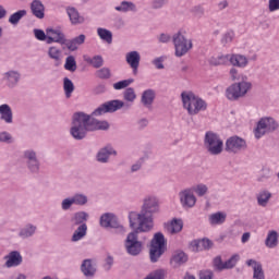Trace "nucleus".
Listing matches in <instances>:
<instances>
[{
	"mask_svg": "<svg viewBox=\"0 0 279 279\" xmlns=\"http://www.w3.org/2000/svg\"><path fill=\"white\" fill-rule=\"evenodd\" d=\"M155 215H160V198L156 195H146L142 199L140 213L129 215L130 228H136L137 226L140 232H151Z\"/></svg>",
	"mask_w": 279,
	"mask_h": 279,
	"instance_id": "1",
	"label": "nucleus"
},
{
	"mask_svg": "<svg viewBox=\"0 0 279 279\" xmlns=\"http://www.w3.org/2000/svg\"><path fill=\"white\" fill-rule=\"evenodd\" d=\"M110 124L106 120H97L84 112H76L73 114L72 128L70 134L76 141H82L86 137V132H93L95 130H108Z\"/></svg>",
	"mask_w": 279,
	"mask_h": 279,
	"instance_id": "2",
	"label": "nucleus"
},
{
	"mask_svg": "<svg viewBox=\"0 0 279 279\" xmlns=\"http://www.w3.org/2000/svg\"><path fill=\"white\" fill-rule=\"evenodd\" d=\"M181 99L183 108L187 110V113L192 117L204 112L208 108L206 100L202 99L199 96L195 95L193 92H183L181 94Z\"/></svg>",
	"mask_w": 279,
	"mask_h": 279,
	"instance_id": "3",
	"label": "nucleus"
},
{
	"mask_svg": "<svg viewBox=\"0 0 279 279\" xmlns=\"http://www.w3.org/2000/svg\"><path fill=\"white\" fill-rule=\"evenodd\" d=\"M279 129V122L272 117H263L260 118L254 130V136L255 138H263V136H266V134H274V132H277Z\"/></svg>",
	"mask_w": 279,
	"mask_h": 279,
	"instance_id": "4",
	"label": "nucleus"
},
{
	"mask_svg": "<svg viewBox=\"0 0 279 279\" xmlns=\"http://www.w3.org/2000/svg\"><path fill=\"white\" fill-rule=\"evenodd\" d=\"M167 252V240L162 232H157L154 234L150 246H149V258L153 263H158L162 254Z\"/></svg>",
	"mask_w": 279,
	"mask_h": 279,
	"instance_id": "5",
	"label": "nucleus"
},
{
	"mask_svg": "<svg viewBox=\"0 0 279 279\" xmlns=\"http://www.w3.org/2000/svg\"><path fill=\"white\" fill-rule=\"evenodd\" d=\"M133 232H130L126 235V239L124 241V248L126 254L129 256H138L141 252H143V242L138 240V232H142L138 230V225H136V228H133Z\"/></svg>",
	"mask_w": 279,
	"mask_h": 279,
	"instance_id": "6",
	"label": "nucleus"
},
{
	"mask_svg": "<svg viewBox=\"0 0 279 279\" xmlns=\"http://www.w3.org/2000/svg\"><path fill=\"white\" fill-rule=\"evenodd\" d=\"M250 90H252V83L247 81H242L230 85L226 89V97L230 101H236L238 99H241V97L247 95V92Z\"/></svg>",
	"mask_w": 279,
	"mask_h": 279,
	"instance_id": "7",
	"label": "nucleus"
},
{
	"mask_svg": "<svg viewBox=\"0 0 279 279\" xmlns=\"http://www.w3.org/2000/svg\"><path fill=\"white\" fill-rule=\"evenodd\" d=\"M191 49H193V41L186 38V31L184 28L179 29L175 37V56L182 58Z\"/></svg>",
	"mask_w": 279,
	"mask_h": 279,
	"instance_id": "8",
	"label": "nucleus"
},
{
	"mask_svg": "<svg viewBox=\"0 0 279 279\" xmlns=\"http://www.w3.org/2000/svg\"><path fill=\"white\" fill-rule=\"evenodd\" d=\"M125 106V102L122 100L116 99V100H109L102 105H100L98 108H96L92 112V117H101L102 114H108L112 112H117V110H121Z\"/></svg>",
	"mask_w": 279,
	"mask_h": 279,
	"instance_id": "9",
	"label": "nucleus"
},
{
	"mask_svg": "<svg viewBox=\"0 0 279 279\" xmlns=\"http://www.w3.org/2000/svg\"><path fill=\"white\" fill-rule=\"evenodd\" d=\"M101 228H113L118 232H125V228L119 222L117 215L112 213H106L100 216Z\"/></svg>",
	"mask_w": 279,
	"mask_h": 279,
	"instance_id": "10",
	"label": "nucleus"
},
{
	"mask_svg": "<svg viewBox=\"0 0 279 279\" xmlns=\"http://www.w3.org/2000/svg\"><path fill=\"white\" fill-rule=\"evenodd\" d=\"M23 156L28 171L31 173H39L40 159H38V154L34 149H26Z\"/></svg>",
	"mask_w": 279,
	"mask_h": 279,
	"instance_id": "11",
	"label": "nucleus"
},
{
	"mask_svg": "<svg viewBox=\"0 0 279 279\" xmlns=\"http://www.w3.org/2000/svg\"><path fill=\"white\" fill-rule=\"evenodd\" d=\"M46 33L48 34V45H53V43L66 45V35L61 27H48Z\"/></svg>",
	"mask_w": 279,
	"mask_h": 279,
	"instance_id": "12",
	"label": "nucleus"
},
{
	"mask_svg": "<svg viewBox=\"0 0 279 279\" xmlns=\"http://www.w3.org/2000/svg\"><path fill=\"white\" fill-rule=\"evenodd\" d=\"M125 62L133 71V75H137L138 66H141V53L136 50L130 51L125 54Z\"/></svg>",
	"mask_w": 279,
	"mask_h": 279,
	"instance_id": "13",
	"label": "nucleus"
},
{
	"mask_svg": "<svg viewBox=\"0 0 279 279\" xmlns=\"http://www.w3.org/2000/svg\"><path fill=\"white\" fill-rule=\"evenodd\" d=\"M179 197L183 208H193L197 204V197H195L191 190L181 191Z\"/></svg>",
	"mask_w": 279,
	"mask_h": 279,
	"instance_id": "14",
	"label": "nucleus"
},
{
	"mask_svg": "<svg viewBox=\"0 0 279 279\" xmlns=\"http://www.w3.org/2000/svg\"><path fill=\"white\" fill-rule=\"evenodd\" d=\"M81 271L85 278H95V274H97V263L90 258L84 259L81 264Z\"/></svg>",
	"mask_w": 279,
	"mask_h": 279,
	"instance_id": "15",
	"label": "nucleus"
},
{
	"mask_svg": "<svg viewBox=\"0 0 279 279\" xmlns=\"http://www.w3.org/2000/svg\"><path fill=\"white\" fill-rule=\"evenodd\" d=\"M3 82H5L9 88H16L19 82H21V72L16 70H10L3 74Z\"/></svg>",
	"mask_w": 279,
	"mask_h": 279,
	"instance_id": "16",
	"label": "nucleus"
},
{
	"mask_svg": "<svg viewBox=\"0 0 279 279\" xmlns=\"http://www.w3.org/2000/svg\"><path fill=\"white\" fill-rule=\"evenodd\" d=\"M110 156H117V150H114V148L111 146H106L98 150L96 160L101 165H106L110 161Z\"/></svg>",
	"mask_w": 279,
	"mask_h": 279,
	"instance_id": "17",
	"label": "nucleus"
},
{
	"mask_svg": "<svg viewBox=\"0 0 279 279\" xmlns=\"http://www.w3.org/2000/svg\"><path fill=\"white\" fill-rule=\"evenodd\" d=\"M47 56L52 60L54 66H60L62 64V60L64 54L62 53V49L58 46H50L47 50Z\"/></svg>",
	"mask_w": 279,
	"mask_h": 279,
	"instance_id": "18",
	"label": "nucleus"
},
{
	"mask_svg": "<svg viewBox=\"0 0 279 279\" xmlns=\"http://www.w3.org/2000/svg\"><path fill=\"white\" fill-rule=\"evenodd\" d=\"M205 149L210 154V156H219L223 151L222 141H205Z\"/></svg>",
	"mask_w": 279,
	"mask_h": 279,
	"instance_id": "19",
	"label": "nucleus"
},
{
	"mask_svg": "<svg viewBox=\"0 0 279 279\" xmlns=\"http://www.w3.org/2000/svg\"><path fill=\"white\" fill-rule=\"evenodd\" d=\"M229 64L236 66L238 69H245L250 64L247 57L239 53H229Z\"/></svg>",
	"mask_w": 279,
	"mask_h": 279,
	"instance_id": "20",
	"label": "nucleus"
},
{
	"mask_svg": "<svg viewBox=\"0 0 279 279\" xmlns=\"http://www.w3.org/2000/svg\"><path fill=\"white\" fill-rule=\"evenodd\" d=\"M247 267L253 269V279H265V270L263 269V264L256 259H247L245 262Z\"/></svg>",
	"mask_w": 279,
	"mask_h": 279,
	"instance_id": "21",
	"label": "nucleus"
},
{
	"mask_svg": "<svg viewBox=\"0 0 279 279\" xmlns=\"http://www.w3.org/2000/svg\"><path fill=\"white\" fill-rule=\"evenodd\" d=\"M5 259V267L9 269L11 267H19L21 263H23V256L21 255V252L19 251H12L7 256H4Z\"/></svg>",
	"mask_w": 279,
	"mask_h": 279,
	"instance_id": "22",
	"label": "nucleus"
},
{
	"mask_svg": "<svg viewBox=\"0 0 279 279\" xmlns=\"http://www.w3.org/2000/svg\"><path fill=\"white\" fill-rule=\"evenodd\" d=\"M0 121H3L7 125L14 123V113L12 112V107H10V105H0Z\"/></svg>",
	"mask_w": 279,
	"mask_h": 279,
	"instance_id": "23",
	"label": "nucleus"
},
{
	"mask_svg": "<svg viewBox=\"0 0 279 279\" xmlns=\"http://www.w3.org/2000/svg\"><path fill=\"white\" fill-rule=\"evenodd\" d=\"M225 149L231 154H238L242 149H247V143L245 141H227Z\"/></svg>",
	"mask_w": 279,
	"mask_h": 279,
	"instance_id": "24",
	"label": "nucleus"
},
{
	"mask_svg": "<svg viewBox=\"0 0 279 279\" xmlns=\"http://www.w3.org/2000/svg\"><path fill=\"white\" fill-rule=\"evenodd\" d=\"M65 10L72 25H82L84 23V16L80 14L75 7H68Z\"/></svg>",
	"mask_w": 279,
	"mask_h": 279,
	"instance_id": "25",
	"label": "nucleus"
},
{
	"mask_svg": "<svg viewBox=\"0 0 279 279\" xmlns=\"http://www.w3.org/2000/svg\"><path fill=\"white\" fill-rule=\"evenodd\" d=\"M156 99V92L154 89H146L142 93L141 102L144 108H151Z\"/></svg>",
	"mask_w": 279,
	"mask_h": 279,
	"instance_id": "26",
	"label": "nucleus"
},
{
	"mask_svg": "<svg viewBox=\"0 0 279 279\" xmlns=\"http://www.w3.org/2000/svg\"><path fill=\"white\" fill-rule=\"evenodd\" d=\"M209 64L211 66H228L230 64V53L227 54H218L216 57H211L209 59Z\"/></svg>",
	"mask_w": 279,
	"mask_h": 279,
	"instance_id": "27",
	"label": "nucleus"
},
{
	"mask_svg": "<svg viewBox=\"0 0 279 279\" xmlns=\"http://www.w3.org/2000/svg\"><path fill=\"white\" fill-rule=\"evenodd\" d=\"M31 11L36 19H45V4L40 0H34L31 3Z\"/></svg>",
	"mask_w": 279,
	"mask_h": 279,
	"instance_id": "28",
	"label": "nucleus"
},
{
	"mask_svg": "<svg viewBox=\"0 0 279 279\" xmlns=\"http://www.w3.org/2000/svg\"><path fill=\"white\" fill-rule=\"evenodd\" d=\"M278 239H279L278 231L276 230L269 231L265 240L266 247H268V250H276L279 243Z\"/></svg>",
	"mask_w": 279,
	"mask_h": 279,
	"instance_id": "29",
	"label": "nucleus"
},
{
	"mask_svg": "<svg viewBox=\"0 0 279 279\" xmlns=\"http://www.w3.org/2000/svg\"><path fill=\"white\" fill-rule=\"evenodd\" d=\"M83 60L87 64H90V66H93L94 69H101V66H104V57H101V54H96L94 57L84 54Z\"/></svg>",
	"mask_w": 279,
	"mask_h": 279,
	"instance_id": "30",
	"label": "nucleus"
},
{
	"mask_svg": "<svg viewBox=\"0 0 279 279\" xmlns=\"http://www.w3.org/2000/svg\"><path fill=\"white\" fill-rule=\"evenodd\" d=\"M114 11L128 14V12H137L138 9L132 1H122L121 3L114 7Z\"/></svg>",
	"mask_w": 279,
	"mask_h": 279,
	"instance_id": "31",
	"label": "nucleus"
},
{
	"mask_svg": "<svg viewBox=\"0 0 279 279\" xmlns=\"http://www.w3.org/2000/svg\"><path fill=\"white\" fill-rule=\"evenodd\" d=\"M208 219L211 226H221L222 223H226V219H228V214H226V211H217L209 215Z\"/></svg>",
	"mask_w": 279,
	"mask_h": 279,
	"instance_id": "32",
	"label": "nucleus"
},
{
	"mask_svg": "<svg viewBox=\"0 0 279 279\" xmlns=\"http://www.w3.org/2000/svg\"><path fill=\"white\" fill-rule=\"evenodd\" d=\"M98 38L107 45H112V32L108 28L98 27L96 29Z\"/></svg>",
	"mask_w": 279,
	"mask_h": 279,
	"instance_id": "33",
	"label": "nucleus"
},
{
	"mask_svg": "<svg viewBox=\"0 0 279 279\" xmlns=\"http://www.w3.org/2000/svg\"><path fill=\"white\" fill-rule=\"evenodd\" d=\"M88 232V226L86 223L80 225L74 233L72 234V242L77 243V241H82L84 236H86Z\"/></svg>",
	"mask_w": 279,
	"mask_h": 279,
	"instance_id": "34",
	"label": "nucleus"
},
{
	"mask_svg": "<svg viewBox=\"0 0 279 279\" xmlns=\"http://www.w3.org/2000/svg\"><path fill=\"white\" fill-rule=\"evenodd\" d=\"M257 204L258 206H262V208L267 207V204H269V199H271V192L267 190H262L256 195Z\"/></svg>",
	"mask_w": 279,
	"mask_h": 279,
	"instance_id": "35",
	"label": "nucleus"
},
{
	"mask_svg": "<svg viewBox=\"0 0 279 279\" xmlns=\"http://www.w3.org/2000/svg\"><path fill=\"white\" fill-rule=\"evenodd\" d=\"M38 228L32 223L26 225L24 228H22L19 232V236L21 239H29L36 234V230Z\"/></svg>",
	"mask_w": 279,
	"mask_h": 279,
	"instance_id": "36",
	"label": "nucleus"
},
{
	"mask_svg": "<svg viewBox=\"0 0 279 279\" xmlns=\"http://www.w3.org/2000/svg\"><path fill=\"white\" fill-rule=\"evenodd\" d=\"M71 221L74 226H82V223H86L85 221H88V213L77 211L73 215Z\"/></svg>",
	"mask_w": 279,
	"mask_h": 279,
	"instance_id": "37",
	"label": "nucleus"
},
{
	"mask_svg": "<svg viewBox=\"0 0 279 279\" xmlns=\"http://www.w3.org/2000/svg\"><path fill=\"white\" fill-rule=\"evenodd\" d=\"M63 90L66 99H71V96L75 90V85L73 84V81H71V78L69 77L63 78Z\"/></svg>",
	"mask_w": 279,
	"mask_h": 279,
	"instance_id": "38",
	"label": "nucleus"
},
{
	"mask_svg": "<svg viewBox=\"0 0 279 279\" xmlns=\"http://www.w3.org/2000/svg\"><path fill=\"white\" fill-rule=\"evenodd\" d=\"M64 69L65 71H70V73H75L77 71V61H75L74 56H68L65 58Z\"/></svg>",
	"mask_w": 279,
	"mask_h": 279,
	"instance_id": "39",
	"label": "nucleus"
},
{
	"mask_svg": "<svg viewBox=\"0 0 279 279\" xmlns=\"http://www.w3.org/2000/svg\"><path fill=\"white\" fill-rule=\"evenodd\" d=\"M192 245L194 247H197V250H210V247H213V241H210L209 239L194 240L192 242Z\"/></svg>",
	"mask_w": 279,
	"mask_h": 279,
	"instance_id": "40",
	"label": "nucleus"
},
{
	"mask_svg": "<svg viewBox=\"0 0 279 279\" xmlns=\"http://www.w3.org/2000/svg\"><path fill=\"white\" fill-rule=\"evenodd\" d=\"M24 16H27V11L19 10L17 12L10 15L9 23L11 25H16L17 23H21V19H23Z\"/></svg>",
	"mask_w": 279,
	"mask_h": 279,
	"instance_id": "41",
	"label": "nucleus"
},
{
	"mask_svg": "<svg viewBox=\"0 0 279 279\" xmlns=\"http://www.w3.org/2000/svg\"><path fill=\"white\" fill-rule=\"evenodd\" d=\"M72 202L76 206H86L88 204V196H86V194L76 193L72 196Z\"/></svg>",
	"mask_w": 279,
	"mask_h": 279,
	"instance_id": "42",
	"label": "nucleus"
},
{
	"mask_svg": "<svg viewBox=\"0 0 279 279\" xmlns=\"http://www.w3.org/2000/svg\"><path fill=\"white\" fill-rule=\"evenodd\" d=\"M34 36L37 40L40 43H46V45H49V34L40 28H35L34 31Z\"/></svg>",
	"mask_w": 279,
	"mask_h": 279,
	"instance_id": "43",
	"label": "nucleus"
},
{
	"mask_svg": "<svg viewBox=\"0 0 279 279\" xmlns=\"http://www.w3.org/2000/svg\"><path fill=\"white\" fill-rule=\"evenodd\" d=\"M96 77H98V80H110V77H112V71L110 68H100L96 72Z\"/></svg>",
	"mask_w": 279,
	"mask_h": 279,
	"instance_id": "44",
	"label": "nucleus"
},
{
	"mask_svg": "<svg viewBox=\"0 0 279 279\" xmlns=\"http://www.w3.org/2000/svg\"><path fill=\"white\" fill-rule=\"evenodd\" d=\"M190 12L195 19H202L206 14V9L202 4H196L191 8Z\"/></svg>",
	"mask_w": 279,
	"mask_h": 279,
	"instance_id": "45",
	"label": "nucleus"
},
{
	"mask_svg": "<svg viewBox=\"0 0 279 279\" xmlns=\"http://www.w3.org/2000/svg\"><path fill=\"white\" fill-rule=\"evenodd\" d=\"M123 98L125 101L130 104H134L136 101V92L132 87H128L123 93Z\"/></svg>",
	"mask_w": 279,
	"mask_h": 279,
	"instance_id": "46",
	"label": "nucleus"
},
{
	"mask_svg": "<svg viewBox=\"0 0 279 279\" xmlns=\"http://www.w3.org/2000/svg\"><path fill=\"white\" fill-rule=\"evenodd\" d=\"M133 83H134V78L123 80V81L114 83L113 89L114 90H123V88H128V86H130V84H133Z\"/></svg>",
	"mask_w": 279,
	"mask_h": 279,
	"instance_id": "47",
	"label": "nucleus"
},
{
	"mask_svg": "<svg viewBox=\"0 0 279 279\" xmlns=\"http://www.w3.org/2000/svg\"><path fill=\"white\" fill-rule=\"evenodd\" d=\"M240 258L239 254L232 255L227 262H225V269H233V267H236V263H239Z\"/></svg>",
	"mask_w": 279,
	"mask_h": 279,
	"instance_id": "48",
	"label": "nucleus"
},
{
	"mask_svg": "<svg viewBox=\"0 0 279 279\" xmlns=\"http://www.w3.org/2000/svg\"><path fill=\"white\" fill-rule=\"evenodd\" d=\"M194 193H196V195L198 197H204V195H206V193H208V185L206 184H197L193 187Z\"/></svg>",
	"mask_w": 279,
	"mask_h": 279,
	"instance_id": "49",
	"label": "nucleus"
},
{
	"mask_svg": "<svg viewBox=\"0 0 279 279\" xmlns=\"http://www.w3.org/2000/svg\"><path fill=\"white\" fill-rule=\"evenodd\" d=\"M189 262V255L184 253L183 251H177L175 254V263L177 265H184V263Z\"/></svg>",
	"mask_w": 279,
	"mask_h": 279,
	"instance_id": "50",
	"label": "nucleus"
},
{
	"mask_svg": "<svg viewBox=\"0 0 279 279\" xmlns=\"http://www.w3.org/2000/svg\"><path fill=\"white\" fill-rule=\"evenodd\" d=\"M232 40H234V32L229 31L222 35L221 45H223V47H227V45H230Z\"/></svg>",
	"mask_w": 279,
	"mask_h": 279,
	"instance_id": "51",
	"label": "nucleus"
},
{
	"mask_svg": "<svg viewBox=\"0 0 279 279\" xmlns=\"http://www.w3.org/2000/svg\"><path fill=\"white\" fill-rule=\"evenodd\" d=\"M163 228L168 234H175V218H172L171 221L166 222Z\"/></svg>",
	"mask_w": 279,
	"mask_h": 279,
	"instance_id": "52",
	"label": "nucleus"
},
{
	"mask_svg": "<svg viewBox=\"0 0 279 279\" xmlns=\"http://www.w3.org/2000/svg\"><path fill=\"white\" fill-rule=\"evenodd\" d=\"M214 267L217 269V271H223V269H226V263H223L221 256L214 258Z\"/></svg>",
	"mask_w": 279,
	"mask_h": 279,
	"instance_id": "53",
	"label": "nucleus"
},
{
	"mask_svg": "<svg viewBox=\"0 0 279 279\" xmlns=\"http://www.w3.org/2000/svg\"><path fill=\"white\" fill-rule=\"evenodd\" d=\"M171 38L173 40V43H175V36L171 37V35L167 34V33H161L157 39L158 43H162V44H167L171 41Z\"/></svg>",
	"mask_w": 279,
	"mask_h": 279,
	"instance_id": "54",
	"label": "nucleus"
},
{
	"mask_svg": "<svg viewBox=\"0 0 279 279\" xmlns=\"http://www.w3.org/2000/svg\"><path fill=\"white\" fill-rule=\"evenodd\" d=\"M73 198L66 197L61 202V208L62 210H71V207L73 206Z\"/></svg>",
	"mask_w": 279,
	"mask_h": 279,
	"instance_id": "55",
	"label": "nucleus"
},
{
	"mask_svg": "<svg viewBox=\"0 0 279 279\" xmlns=\"http://www.w3.org/2000/svg\"><path fill=\"white\" fill-rule=\"evenodd\" d=\"M145 279H165V271L156 270L150 272Z\"/></svg>",
	"mask_w": 279,
	"mask_h": 279,
	"instance_id": "56",
	"label": "nucleus"
},
{
	"mask_svg": "<svg viewBox=\"0 0 279 279\" xmlns=\"http://www.w3.org/2000/svg\"><path fill=\"white\" fill-rule=\"evenodd\" d=\"M165 60H166L165 57H158L153 60V64H154V66H156V69L162 70V69H165V64H163Z\"/></svg>",
	"mask_w": 279,
	"mask_h": 279,
	"instance_id": "57",
	"label": "nucleus"
},
{
	"mask_svg": "<svg viewBox=\"0 0 279 279\" xmlns=\"http://www.w3.org/2000/svg\"><path fill=\"white\" fill-rule=\"evenodd\" d=\"M112 265H114V257H112L111 255H108L107 258L105 259V269L106 271H110V269H112Z\"/></svg>",
	"mask_w": 279,
	"mask_h": 279,
	"instance_id": "58",
	"label": "nucleus"
},
{
	"mask_svg": "<svg viewBox=\"0 0 279 279\" xmlns=\"http://www.w3.org/2000/svg\"><path fill=\"white\" fill-rule=\"evenodd\" d=\"M269 12H278L279 10V0H269L268 1Z\"/></svg>",
	"mask_w": 279,
	"mask_h": 279,
	"instance_id": "59",
	"label": "nucleus"
},
{
	"mask_svg": "<svg viewBox=\"0 0 279 279\" xmlns=\"http://www.w3.org/2000/svg\"><path fill=\"white\" fill-rule=\"evenodd\" d=\"M205 141H221V137L213 131H208L205 134Z\"/></svg>",
	"mask_w": 279,
	"mask_h": 279,
	"instance_id": "60",
	"label": "nucleus"
},
{
	"mask_svg": "<svg viewBox=\"0 0 279 279\" xmlns=\"http://www.w3.org/2000/svg\"><path fill=\"white\" fill-rule=\"evenodd\" d=\"M214 276L213 270H201L198 275L199 279H213Z\"/></svg>",
	"mask_w": 279,
	"mask_h": 279,
	"instance_id": "61",
	"label": "nucleus"
},
{
	"mask_svg": "<svg viewBox=\"0 0 279 279\" xmlns=\"http://www.w3.org/2000/svg\"><path fill=\"white\" fill-rule=\"evenodd\" d=\"M72 40H74L75 45L80 47V45H84V43H86V35L81 34L77 37H74Z\"/></svg>",
	"mask_w": 279,
	"mask_h": 279,
	"instance_id": "62",
	"label": "nucleus"
},
{
	"mask_svg": "<svg viewBox=\"0 0 279 279\" xmlns=\"http://www.w3.org/2000/svg\"><path fill=\"white\" fill-rule=\"evenodd\" d=\"M165 3H167V0H153L151 1V5H153L154 10H160V8H162V5H165Z\"/></svg>",
	"mask_w": 279,
	"mask_h": 279,
	"instance_id": "63",
	"label": "nucleus"
},
{
	"mask_svg": "<svg viewBox=\"0 0 279 279\" xmlns=\"http://www.w3.org/2000/svg\"><path fill=\"white\" fill-rule=\"evenodd\" d=\"M63 45L68 47L69 51H77L78 46L75 45V41L73 39L65 41V44Z\"/></svg>",
	"mask_w": 279,
	"mask_h": 279,
	"instance_id": "64",
	"label": "nucleus"
}]
</instances>
